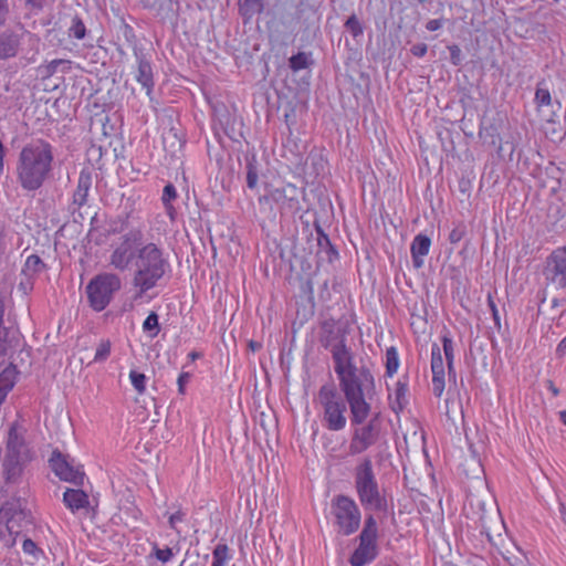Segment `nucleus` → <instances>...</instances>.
I'll use <instances>...</instances> for the list:
<instances>
[{"mask_svg": "<svg viewBox=\"0 0 566 566\" xmlns=\"http://www.w3.org/2000/svg\"><path fill=\"white\" fill-rule=\"evenodd\" d=\"M432 392L440 398L444 391V365L438 344L431 346Z\"/></svg>", "mask_w": 566, "mask_h": 566, "instance_id": "obj_18", "label": "nucleus"}, {"mask_svg": "<svg viewBox=\"0 0 566 566\" xmlns=\"http://www.w3.org/2000/svg\"><path fill=\"white\" fill-rule=\"evenodd\" d=\"M92 182V172L88 169H82L70 205V211L72 213H75V211L87 203Z\"/></svg>", "mask_w": 566, "mask_h": 566, "instance_id": "obj_17", "label": "nucleus"}, {"mask_svg": "<svg viewBox=\"0 0 566 566\" xmlns=\"http://www.w3.org/2000/svg\"><path fill=\"white\" fill-rule=\"evenodd\" d=\"M126 229V221L122 219L112 220L106 230L108 235L122 233Z\"/></svg>", "mask_w": 566, "mask_h": 566, "instance_id": "obj_45", "label": "nucleus"}, {"mask_svg": "<svg viewBox=\"0 0 566 566\" xmlns=\"http://www.w3.org/2000/svg\"><path fill=\"white\" fill-rule=\"evenodd\" d=\"M316 231V242H317V256L323 260L332 263L334 260L338 258V252L335 247L331 243L328 235L324 232L321 224L315 223Z\"/></svg>", "mask_w": 566, "mask_h": 566, "instance_id": "obj_20", "label": "nucleus"}, {"mask_svg": "<svg viewBox=\"0 0 566 566\" xmlns=\"http://www.w3.org/2000/svg\"><path fill=\"white\" fill-rule=\"evenodd\" d=\"M44 4V0H27L25 6L31 10V12L36 13L42 10Z\"/></svg>", "mask_w": 566, "mask_h": 566, "instance_id": "obj_53", "label": "nucleus"}, {"mask_svg": "<svg viewBox=\"0 0 566 566\" xmlns=\"http://www.w3.org/2000/svg\"><path fill=\"white\" fill-rule=\"evenodd\" d=\"M556 355L559 357L566 355V336L557 345Z\"/></svg>", "mask_w": 566, "mask_h": 566, "instance_id": "obj_59", "label": "nucleus"}, {"mask_svg": "<svg viewBox=\"0 0 566 566\" xmlns=\"http://www.w3.org/2000/svg\"><path fill=\"white\" fill-rule=\"evenodd\" d=\"M363 530L371 531L377 533V522L373 515H369L365 520V526Z\"/></svg>", "mask_w": 566, "mask_h": 566, "instance_id": "obj_57", "label": "nucleus"}, {"mask_svg": "<svg viewBox=\"0 0 566 566\" xmlns=\"http://www.w3.org/2000/svg\"><path fill=\"white\" fill-rule=\"evenodd\" d=\"M46 265L38 254H31L27 258L22 273L28 277L41 274Z\"/></svg>", "mask_w": 566, "mask_h": 566, "instance_id": "obj_27", "label": "nucleus"}, {"mask_svg": "<svg viewBox=\"0 0 566 566\" xmlns=\"http://www.w3.org/2000/svg\"><path fill=\"white\" fill-rule=\"evenodd\" d=\"M488 305L491 310V313H492V316H493V321H494V324L497 328H500L501 324H500V314H499V310L496 307V304L494 302V300L492 298L491 295L488 296Z\"/></svg>", "mask_w": 566, "mask_h": 566, "instance_id": "obj_49", "label": "nucleus"}, {"mask_svg": "<svg viewBox=\"0 0 566 566\" xmlns=\"http://www.w3.org/2000/svg\"><path fill=\"white\" fill-rule=\"evenodd\" d=\"M177 198V190L172 184H167L163 190V202H171Z\"/></svg>", "mask_w": 566, "mask_h": 566, "instance_id": "obj_48", "label": "nucleus"}, {"mask_svg": "<svg viewBox=\"0 0 566 566\" xmlns=\"http://www.w3.org/2000/svg\"><path fill=\"white\" fill-rule=\"evenodd\" d=\"M377 556V546H368L359 544V546L355 549L353 555L350 556V564L353 566H363L368 562H371Z\"/></svg>", "mask_w": 566, "mask_h": 566, "instance_id": "obj_25", "label": "nucleus"}, {"mask_svg": "<svg viewBox=\"0 0 566 566\" xmlns=\"http://www.w3.org/2000/svg\"><path fill=\"white\" fill-rule=\"evenodd\" d=\"M9 14L8 0H0V28L4 25Z\"/></svg>", "mask_w": 566, "mask_h": 566, "instance_id": "obj_51", "label": "nucleus"}, {"mask_svg": "<svg viewBox=\"0 0 566 566\" xmlns=\"http://www.w3.org/2000/svg\"><path fill=\"white\" fill-rule=\"evenodd\" d=\"M431 247V240L428 235L419 233L417 234L410 245V252L412 258V264L416 269L423 266V258L429 253Z\"/></svg>", "mask_w": 566, "mask_h": 566, "instance_id": "obj_21", "label": "nucleus"}, {"mask_svg": "<svg viewBox=\"0 0 566 566\" xmlns=\"http://www.w3.org/2000/svg\"><path fill=\"white\" fill-rule=\"evenodd\" d=\"M344 27L355 39L364 33L363 24L355 13L345 21Z\"/></svg>", "mask_w": 566, "mask_h": 566, "instance_id": "obj_36", "label": "nucleus"}, {"mask_svg": "<svg viewBox=\"0 0 566 566\" xmlns=\"http://www.w3.org/2000/svg\"><path fill=\"white\" fill-rule=\"evenodd\" d=\"M298 196V188L292 184H287L283 187L270 190L260 201H272L277 206L281 214H294L301 209Z\"/></svg>", "mask_w": 566, "mask_h": 566, "instance_id": "obj_13", "label": "nucleus"}, {"mask_svg": "<svg viewBox=\"0 0 566 566\" xmlns=\"http://www.w3.org/2000/svg\"><path fill=\"white\" fill-rule=\"evenodd\" d=\"M332 510L344 535H350L358 530L361 515L352 497L342 494L336 495L332 500Z\"/></svg>", "mask_w": 566, "mask_h": 566, "instance_id": "obj_11", "label": "nucleus"}, {"mask_svg": "<svg viewBox=\"0 0 566 566\" xmlns=\"http://www.w3.org/2000/svg\"><path fill=\"white\" fill-rule=\"evenodd\" d=\"M185 514L181 511H177L169 517V525L171 528L176 530V524L184 520Z\"/></svg>", "mask_w": 566, "mask_h": 566, "instance_id": "obj_56", "label": "nucleus"}, {"mask_svg": "<svg viewBox=\"0 0 566 566\" xmlns=\"http://www.w3.org/2000/svg\"><path fill=\"white\" fill-rule=\"evenodd\" d=\"M53 158L52 146L43 139L25 145L19 154L17 164V177L22 189H40L51 175Z\"/></svg>", "mask_w": 566, "mask_h": 566, "instance_id": "obj_2", "label": "nucleus"}, {"mask_svg": "<svg viewBox=\"0 0 566 566\" xmlns=\"http://www.w3.org/2000/svg\"><path fill=\"white\" fill-rule=\"evenodd\" d=\"M6 457L20 459L28 458L23 437L14 426H12L8 432Z\"/></svg>", "mask_w": 566, "mask_h": 566, "instance_id": "obj_22", "label": "nucleus"}, {"mask_svg": "<svg viewBox=\"0 0 566 566\" xmlns=\"http://www.w3.org/2000/svg\"><path fill=\"white\" fill-rule=\"evenodd\" d=\"M22 549L25 554L33 556L35 559H38L42 554V551L36 546V544L28 537L23 539Z\"/></svg>", "mask_w": 566, "mask_h": 566, "instance_id": "obj_43", "label": "nucleus"}, {"mask_svg": "<svg viewBox=\"0 0 566 566\" xmlns=\"http://www.w3.org/2000/svg\"><path fill=\"white\" fill-rule=\"evenodd\" d=\"M376 539H377V533L376 532H371V531H367V530H363L360 535H359V544H365V545H368V546H377L376 545Z\"/></svg>", "mask_w": 566, "mask_h": 566, "instance_id": "obj_46", "label": "nucleus"}, {"mask_svg": "<svg viewBox=\"0 0 566 566\" xmlns=\"http://www.w3.org/2000/svg\"><path fill=\"white\" fill-rule=\"evenodd\" d=\"M27 459L6 457L3 470L7 484L15 483L22 473V464Z\"/></svg>", "mask_w": 566, "mask_h": 566, "instance_id": "obj_26", "label": "nucleus"}, {"mask_svg": "<svg viewBox=\"0 0 566 566\" xmlns=\"http://www.w3.org/2000/svg\"><path fill=\"white\" fill-rule=\"evenodd\" d=\"M111 349H112V343L111 340L108 339H103L97 348H96V353H95V356H94V361L95 363H103L105 361L109 355H111Z\"/></svg>", "mask_w": 566, "mask_h": 566, "instance_id": "obj_38", "label": "nucleus"}, {"mask_svg": "<svg viewBox=\"0 0 566 566\" xmlns=\"http://www.w3.org/2000/svg\"><path fill=\"white\" fill-rule=\"evenodd\" d=\"M311 64V53L306 52H298L297 54L292 55L289 60V66L294 73L307 69Z\"/></svg>", "mask_w": 566, "mask_h": 566, "instance_id": "obj_30", "label": "nucleus"}, {"mask_svg": "<svg viewBox=\"0 0 566 566\" xmlns=\"http://www.w3.org/2000/svg\"><path fill=\"white\" fill-rule=\"evenodd\" d=\"M190 379V374L189 373H181L177 379V385H178V391L179 394L184 395L185 394V386L186 384L189 381Z\"/></svg>", "mask_w": 566, "mask_h": 566, "instance_id": "obj_52", "label": "nucleus"}, {"mask_svg": "<svg viewBox=\"0 0 566 566\" xmlns=\"http://www.w3.org/2000/svg\"><path fill=\"white\" fill-rule=\"evenodd\" d=\"M63 502L72 512H75L88 505V496L80 489H67L63 494Z\"/></svg>", "mask_w": 566, "mask_h": 566, "instance_id": "obj_24", "label": "nucleus"}, {"mask_svg": "<svg viewBox=\"0 0 566 566\" xmlns=\"http://www.w3.org/2000/svg\"><path fill=\"white\" fill-rule=\"evenodd\" d=\"M135 262L133 285L142 296L154 289L169 271L170 264L164 250L154 242H148L138 249Z\"/></svg>", "mask_w": 566, "mask_h": 566, "instance_id": "obj_3", "label": "nucleus"}, {"mask_svg": "<svg viewBox=\"0 0 566 566\" xmlns=\"http://www.w3.org/2000/svg\"><path fill=\"white\" fill-rule=\"evenodd\" d=\"M263 9L262 0H239V12L245 20H250L256 13H261Z\"/></svg>", "mask_w": 566, "mask_h": 566, "instance_id": "obj_29", "label": "nucleus"}, {"mask_svg": "<svg viewBox=\"0 0 566 566\" xmlns=\"http://www.w3.org/2000/svg\"><path fill=\"white\" fill-rule=\"evenodd\" d=\"M123 35H124V38H125V39H126L130 44H133V46H134V45H136V44H135V33H134V30H133V28H132L130 25H128V24H124V27H123Z\"/></svg>", "mask_w": 566, "mask_h": 566, "instance_id": "obj_54", "label": "nucleus"}, {"mask_svg": "<svg viewBox=\"0 0 566 566\" xmlns=\"http://www.w3.org/2000/svg\"><path fill=\"white\" fill-rule=\"evenodd\" d=\"M442 25H443V20L442 19H432V20H429L427 22L426 29L428 31H437L440 28H442Z\"/></svg>", "mask_w": 566, "mask_h": 566, "instance_id": "obj_55", "label": "nucleus"}, {"mask_svg": "<svg viewBox=\"0 0 566 566\" xmlns=\"http://www.w3.org/2000/svg\"><path fill=\"white\" fill-rule=\"evenodd\" d=\"M399 367V356L397 349L391 346L386 350V375L392 377Z\"/></svg>", "mask_w": 566, "mask_h": 566, "instance_id": "obj_32", "label": "nucleus"}, {"mask_svg": "<svg viewBox=\"0 0 566 566\" xmlns=\"http://www.w3.org/2000/svg\"><path fill=\"white\" fill-rule=\"evenodd\" d=\"M50 465L53 472L61 479L76 485H81L84 480V473L72 467L65 457L57 450L52 452Z\"/></svg>", "mask_w": 566, "mask_h": 566, "instance_id": "obj_16", "label": "nucleus"}, {"mask_svg": "<svg viewBox=\"0 0 566 566\" xmlns=\"http://www.w3.org/2000/svg\"><path fill=\"white\" fill-rule=\"evenodd\" d=\"M32 524L30 511L21 497L6 501L0 509V541L12 547L25 527Z\"/></svg>", "mask_w": 566, "mask_h": 566, "instance_id": "obj_5", "label": "nucleus"}, {"mask_svg": "<svg viewBox=\"0 0 566 566\" xmlns=\"http://www.w3.org/2000/svg\"><path fill=\"white\" fill-rule=\"evenodd\" d=\"M467 234V227L463 223H458L449 234V241L451 244L459 243Z\"/></svg>", "mask_w": 566, "mask_h": 566, "instance_id": "obj_42", "label": "nucleus"}, {"mask_svg": "<svg viewBox=\"0 0 566 566\" xmlns=\"http://www.w3.org/2000/svg\"><path fill=\"white\" fill-rule=\"evenodd\" d=\"M18 375L19 370L13 363H10L9 366L0 373V406L14 387Z\"/></svg>", "mask_w": 566, "mask_h": 566, "instance_id": "obj_23", "label": "nucleus"}, {"mask_svg": "<svg viewBox=\"0 0 566 566\" xmlns=\"http://www.w3.org/2000/svg\"><path fill=\"white\" fill-rule=\"evenodd\" d=\"M144 233L140 229H130L112 245L108 263L119 272L127 271L137 260L138 249L144 245Z\"/></svg>", "mask_w": 566, "mask_h": 566, "instance_id": "obj_7", "label": "nucleus"}, {"mask_svg": "<svg viewBox=\"0 0 566 566\" xmlns=\"http://www.w3.org/2000/svg\"><path fill=\"white\" fill-rule=\"evenodd\" d=\"M407 394H408L407 382L399 380L397 382L396 389H395L396 402L398 405L399 410H401L408 402Z\"/></svg>", "mask_w": 566, "mask_h": 566, "instance_id": "obj_39", "label": "nucleus"}, {"mask_svg": "<svg viewBox=\"0 0 566 566\" xmlns=\"http://www.w3.org/2000/svg\"><path fill=\"white\" fill-rule=\"evenodd\" d=\"M259 174H258V165L256 159L253 156L252 158L247 160V186L250 189H254L258 185Z\"/></svg>", "mask_w": 566, "mask_h": 566, "instance_id": "obj_33", "label": "nucleus"}, {"mask_svg": "<svg viewBox=\"0 0 566 566\" xmlns=\"http://www.w3.org/2000/svg\"><path fill=\"white\" fill-rule=\"evenodd\" d=\"M545 279L558 287H566V247L554 250L546 261Z\"/></svg>", "mask_w": 566, "mask_h": 566, "instance_id": "obj_14", "label": "nucleus"}, {"mask_svg": "<svg viewBox=\"0 0 566 566\" xmlns=\"http://www.w3.org/2000/svg\"><path fill=\"white\" fill-rule=\"evenodd\" d=\"M213 562L211 566H226L230 558L229 547L226 544H218L213 549Z\"/></svg>", "mask_w": 566, "mask_h": 566, "instance_id": "obj_34", "label": "nucleus"}, {"mask_svg": "<svg viewBox=\"0 0 566 566\" xmlns=\"http://www.w3.org/2000/svg\"><path fill=\"white\" fill-rule=\"evenodd\" d=\"M450 52V61L453 65L458 66L462 62V51L457 44H452L448 46Z\"/></svg>", "mask_w": 566, "mask_h": 566, "instance_id": "obj_47", "label": "nucleus"}, {"mask_svg": "<svg viewBox=\"0 0 566 566\" xmlns=\"http://www.w3.org/2000/svg\"><path fill=\"white\" fill-rule=\"evenodd\" d=\"M355 489L365 510L387 513L388 502L377 482L373 461L368 457L355 469Z\"/></svg>", "mask_w": 566, "mask_h": 566, "instance_id": "obj_4", "label": "nucleus"}, {"mask_svg": "<svg viewBox=\"0 0 566 566\" xmlns=\"http://www.w3.org/2000/svg\"><path fill=\"white\" fill-rule=\"evenodd\" d=\"M339 388L345 396L352 424L363 423L370 415L371 406L365 398L364 388L374 385V376L366 366L357 367L352 348L333 358Z\"/></svg>", "mask_w": 566, "mask_h": 566, "instance_id": "obj_1", "label": "nucleus"}, {"mask_svg": "<svg viewBox=\"0 0 566 566\" xmlns=\"http://www.w3.org/2000/svg\"><path fill=\"white\" fill-rule=\"evenodd\" d=\"M3 315H4V304L2 301H0V327L3 326Z\"/></svg>", "mask_w": 566, "mask_h": 566, "instance_id": "obj_62", "label": "nucleus"}, {"mask_svg": "<svg viewBox=\"0 0 566 566\" xmlns=\"http://www.w3.org/2000/svg\"><path fill=\"white\" fill-rule=\"evenodd\" d=\"M318 403L323 408L322 421L331 431H340L347 423V400L337 391L333 382L323 385L317 395Z\"/></svg>", "mask_w": 566, "mask_h": 566, "instance_id": "obj_6", "label": "nucleus"}, {"mask_svg": "<svg viewBox=\"0 0 566 566\" xmlns=\"http://www.w3.org/2000/svg\"><path fill=\"white\" fill-rule=\"evenodd\" d=\"M535 102L538 107L549 106L552 104L551 92L545 80H542L537 83Z\"/></svg>", "mask_w": 566, "mask_h": 566, "instance_id": "obj_31", "label": "nucleus"}, {"mask_svg": "<svg viewBox=\"0 0 566 566\" xmlns=\"http://www.w3.org/2000/svg\"><path fill=\"white\" fill-rule=\"evenodd\" d=\"M120 287L122 280L115 273L104 272L95 275L86 285L90 306L96 312H102Z\"/></svg>", "mask_w": 566, "mask_h": 566, "instance_id": "obj_8", "label": "nucleus"}, {"mask_svg": "<svg viewBox=\"0 0 566 566\" xmlns=\"http://www.w3.org/2000/svg\"><path fill=\"white\" fill-rule=\"evenodd\" d=\"M151 555H154L158 560H160L161 563L165 564V563H168L174 557V552H172V548H170V547L160 548L155 543L153 545Z\"/></svg>", "mask_w": 566, "mask_h": 566, "instance_id": "obj_41", "label": "nucleus"}, {"mask_svg": "<svg viewBox=\"0 0 566 566\" xmlns=\"http://www.w3.org/2000/svg\"><path fill=\"white\" fill-rule=\"evenodd\" d=\"M129 379L138 394H144L146 390V376L143 373L130 370Z\"/></svg>", "mask_w": 566, "mask_h": 566, "instance_id": "obj_40", "label": "nucleus"}, {"mask_svg": "<svg viewBox=\"0 0 566 566\" xmlns=\"http://www.w3.org/2000/svg\"><path fill=\"white\" fill-rule=\"evenodd\" d=\"M159 317L157 313L150 312L149 315L146 317V319L143 323V329L144 332L150 333L151 337H156L160 332V326L158 322Z\"/></svg>", "mask_w": 566, "mask_h": 566, "instance_id": "obj_35", "label": "nucleus"}, {"mask_svg": "<svg viewBox=\"0 0 566 566\" xmlns=\"http://www.w3.org/2000/svg\"><path fill=\"white\" fill-rule=\"evenodd\" d=\"M349 442V453L352 455L360 454L374 446L379 438V426L377 419H370L363 423L355 424Z\"/></svg>", "mask_w": 566, "mask_h": 566, "instance_id": "obj_12", "label": "nucleus"}, {"mask_svg": "<svg viewBox=\"0 0 566 566\" xmlns=\"http://www.w3.org/2000/svg\"><path fill=\"white\" fill-rule=\"evenodd\" d=\"M24 38H28L32 50L38 53L40 39L36 34L25 30L23 24L18 23L14 28L0 31V61H7L18 56Z\"/></svg>", "mask_w": 566, "mask_h": 566, "instance_id": "obj_10", "label": "nucleus"}, {"mask_svg": "<svg viewBox=\"0 0 566 566\" xmlns=\"http://www.w3.org/2000/svg\"><path fill=\"white\" fill-rule=\"evenodd\" d=\"M442 347L443 353L447 359V366H448V375L449 379L455 381V370H454V348H453V342L449 335L442 336Z\"/></svg>", "mask_w": 566, "mask_h": 566, "instance_id": "obj_28", "label": "nucleus"}, {"mask_svg": "<svg viewBox=\"0 0 566 566\" xmlns=\"http://www.w3.org/2000/svg\"><path fill=\"white\" fill-rule=\"evenodd\" d=\"M559 513H560V517L563 520V522L566 524V506L563 502H559Z\"/></svg>", "mask_w": 566, "mask_h": 566, "instance_id": "obj_61", "label": "nucleus"}, {"mask_svg": "<svg viewBox=\"0 0 566 566\" xmlns=\"http://www.w3.org/2000/svg\"><path fill=\"white\" fill-rule=\"evenodd\" d=\"M164 207H165V210L168 214V217L170 218V220H175V217H176V209L175 207L172 206L171 202H163Z\"/></svg>", "mask_w": 566, "mask_h": 566, "instance_id": "obj_58", "label": "nucleus"}, {"mask_svg": "<svg viewBox=\"0 0 566 566\" xmlns=\"http://www.w3.org/2000/svg\"><path fill=\"white\" fill-rule=\"evenodd\" d=\"M427 51H428V46L426 43L413 44L410 49L411 54L417 57L424 56L427 54Z\"/></svg>", "mask_w": 566, "mask_h": 566, "instance_id": "obj_50", "label": "nucleus"}, {"mask_svg": "<svg viewBox=\"0 0 566 566\" xmlns=\"http://www.w3.org/2000/svg\"><path fill=\"white\" fill-rule=\"evenodd\" d=\"M60 66H63L62 71L69 70L70 61L61 60V59L51 61L46 66L48 74L53 75L54 73H56L59 71Z\"/></svg>", "mask_w": 566, "mask_h": 566, "instance_id": "obj_44", "label": "nucleus"}, {"mask_svg": "<svg viewBox=\"0 0 566 566\" xmlns=\"http://www.w3.org/2000/svg\"><path fill=\"white\" fill-rule=\"evenodd\" d=\"M4 156H6V148H4V146H0V174L3 172Z\"/></svg>", "mask_w": 566, "mask_h": 566, "instance_id": "obj_60", "label": "nucleus"}, {"mask_svg": "<svg viewBox=\"0 0 566 566\" xmlns=\"http://www.w3.org/2000/svg\"><path fill=\"white\" fill-rule=\"evenodd\" d=\"M559 420L566 426V410L559 411Z\"/></svg>", "mask_w": 566, "mask_h": 566, "instance_id": "obj_64", "label": "nucleus"}, {"mask_svg": "<svg viewBox=\"0 0 566 566\" xmlns=\"http://www.w3.org/2000/svg\"><path fill=\"white\" fill-rule=\"evenodd\" d=\"M133 53L137 62L135 80L145 88L146 94L150 96L155 85L150 61L144 50L137 45H134Z\"/></svg>", "mask_w": 566, "mask_h": 566, "instance_id": "obj_15", "label": "nucleus"}, {"mask_svg": "<svg viewBox=\"0 0 566 566\" xmlns=\"http://www.w3.org/2000/svg\"><path fill=\"white\" fill-rule=\"evenodd\" d=\"M250 348L255 352L258 350L259 348H261V344L260 343H256V342H250L249 344Z\"/></svg>", "mask_w": 566, "mask_h": 566, "instance_id": "obj_63", "label": "nucleus"}, {"mask_svg": "<svg viewBox=\"0 0 566 566\" xmlns=\"http://www.w3.org/2000/svg\"><path fill=\"white\" fill-rule=\"evenodd\" d=\"M350 325L347 321L325 319L321 324L318 342L322 347L329 350L332 358L350 348L347 346V336Z\"/></svg>", "mask_w": 566, "mask_h": 566, "instance_id": "obj_9", "label": "nucleus"}, {"mask_svg": "<svg viewBox=\"0 0 566 566\" xmlns=\"http://www.w3.org/2000/svg\"><path fill=\"white\" fill-rule=\"evenodd\" d=\"M85 34H86L85 24L77 15H75L72 19V23L69 28V35L73 36L77 40H82V39H84Z\"/></svg>", "mask_w": 566, "mask_h": 566, "instance_id": "obj_37", "label": "nucleus"}, {"mask_svg": "<svg viewBox=\"0 0 566 566\" xmlns=\"http://www.w3.org/2000/svg\"><path fill=\"white\" fill-rule=\"evenodd\" d=\"M21 343V335L17 328L0 327V366Z\"/></svg>", "mask_w": 566, "mask_h": 566, "instance_id": "obj_19", "label": "nucleus"}]
</instances>
